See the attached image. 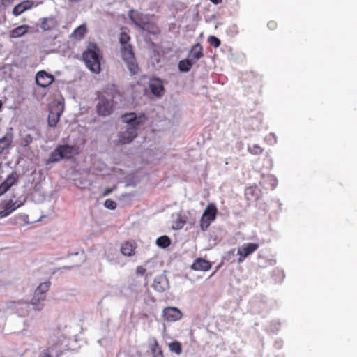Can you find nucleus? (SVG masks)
I'll list each match as a JSON object with an SVG mask.
<instances>
[{
	"instance_id": "f257e3e1",
	"label": "nucleus",
	"mask_w": 357,
	"mask_h": 357,
	"mask_svg": "<svg viewBox=\"0 0 357 357\" xmlns=\"http://www.w3.org/2000/svg\"><path fill=\"white\" fill-rule=\"evenodd\" d=\"M144 115L137 116L135 113H128L122 116L126 126L118 132V143L129 144L137 137V130L142 123Z\"/></svg>"
},
{
	"instance_id": "f03ea898",
	"label": "nucleus",
	"mask_w": 357,
	"mask_h": 357,
	"mask_svg": "<svg viewBox=\"0 0 357 357\" xmlns=\"http://www.w3.org/2000/svg\"><path fill=\"white\" fill-rule=\"evenodd\" d=\"M130 39L129 36L126 33H121L120 36L121 43V50L122 58L126 64V67L128 69L131 75H136L139 71V67L136 62V59L132 52V47L128 44Z\"/></svg>"
},
{
	"instance_id": "7ed1b4c3",
	"label": "nucleus",
	"mask_w": 357,
	"mask_h": 357,
	"mask_svg": "<svg viewBox=\"0 0 357 357\" xmlns=\"http://www.w3.org/2000/svg\"><path fill=\"white\" fill-rule=\"evenodd\" d=\"M100 50L96 43H89L87 50L83 53V59L87 68L94 73H99L101 70V56Z\"/></svg>"
},
{
	"instance_id": "20e7f679",
	"label": "nucleus",
	"mask_w": 357,
	"mask_h": 357,
	"mask_svg": "<svg viewBox=\"0 0 357 357\" xmlns=\"http://www.w3.org/2000/svg\"><path fill=\"white\" fill-rule=\"evenodd\" d=\"M130 19L138 28L142 31H146L155 33V25L150 22V17L148 15L131 11Z\"/></svg>"
},
{
	"instance_id": "39448f33",
	"label": "nucleus",
	"mask_w": 357,
	"mask_h": 357,
	"mask_svg": "<svg viewBox=\"0 0 357 357\" xmlns=\"http://www.w3.org/2000/svg\"><path fill=\"white\" fill-rule=\"evenodd\" d=\"M50 287L49 282L41 283L36 289L34 296L31 300V304L35 310H41L43 307V301L45 299V292Z\"/></svg>"
},
{
	"instance_id": "423d86ee",
	"label": "nucleus",
	"mask_w": 357,
	"mask_h": 357,
	"mask_svg": "<svg viewBox=\"0 0 357 357\" xmlns=\"http://www.w3.org/2000/svg\"><path fill=\"white\" fill-rule=\"evenodd\" d=\"M10 312L15 313L20 317H25L29 314V304L23 301H10L3 306Z\"/></svg>"
},
{
	"instance_id": "0eeeda50",
	"label": "nucleus",
	"mask_w": 357,
	"mask_h": 357,
	"mask_svg": "<svg viewBox=\"0 0 357 357\" xmlns=\"http://www.w3.org/2000/svg\"><path fill=\"white\" fill-rule=\"evenodd\" d=\"M217 212L218 210L215 204H209L206 206L200 220V228L202 231H206L211 223L215 220Z\"/></svg>"
},
{
	"instance_id": "6e6552de",
	"label": "nucleus",
	"mask_w": 357,
	"mask_h": 357,
	"mask_svg": "<svg viewBox=\"0 0 357 357\" xmlns=\"http://www.w3.org/2000/svg\"><path fill=\"white\" fill-rule=\"evenodd\" d=\"M97 112L99 115L107 116L114 110V101L112 98L102 96L96 105Z\"/></svg>"
},
{
	"instance_id": "1a4fd4ad",
	"label": "nucleus",
	"mask_w": 357,
	"mask_h": 357,
	"mask_svg": "<svg viewBox=\"0 0 357 357\" xmlns=\"http://www.w3.org/2000/svg\"><path fill=\"white\" fill-rule=\"evenodd\" d=\"M20 144L22 146L26 147L33 142V140L39 137V132L36 128H28L22 130L20 132Z\"/></svg>"
},
{
	"instance_id": "9d476101",
	"label": "nucleus",
	"mask_w": 357,
	"mask_h": 357,
	"mask_svg": "<svg viewBox=\"0 0 357 357\" xmlns=\"http://www.w3.org/2000/svg\"><path fill=\"white\" fill-rule=\"evenodd\" d=\"M259 245L257 243H243L238 248L237 250V253L239 255V257L237 260L238 263H242L247 257L255 252L259 248Z\"/></svg>"
},
{
	"instance_id": "9b49d317",
	"label": "nucleus",
	"mask_w": 357,
	"mask_h": 357,
	"mask_svg": "<svg viewBox=\"0 0 357 357\" xmlns=\"http://www.w3.org/2000/svg\"><path fill=\"white\" fill-rule=\"evenodd\" d=\"M162 315L167 322H175L182 318L183 313L176 307H166L163 309Z\"/></svg>"
},
{
	"instance_id": "f8f14e48",
	"label": "nucleus",
	"mask_w": 357,
	"mask_h": 357,
	"mask_svg": "<svg viewBox=\"0 0 357 357\" xmlns=\"http://www.w3.org/2000/svg\"><path fill=\"white\" fill-rule=\"evenodd\" d=\"M24 204V202L20 199L13 201L12 199L7 202L1 211H0V219L8 216L17 208Z\"/></svg>"
},
{
	"instance_id": "ddd939ff",
	"label": "nucleus",
	"mask_w": 357,
	"mask_h": 357,
	"mask_svg": "<svg viewBox=\"0 0 357 357\" xmlns=\"http://www.w3.org/2000/svg\"><path fill=\"white\" fill-rule=\"evenodd\" d=\"M13 140V128H9L3 137L0 138V155L11 149Z\"/></svg>"
},
{
	"instance_id": "4468645a",
	"label": "nucleus",
	"mask_w": 357,
	"mask_h": 357,
	"mask_svg": "<svg viewBox=\"0 0 357 357\" xmlns=\"http://www.w3.org/2000/svg\"><path fill=\"white\" fill-rule=\"evenodd\" d=\"M54 80V76L41 70L37 73L36 75V84L42 88H46L50 86Z\"/></svg>"
},
{
	"instance_id": "2eb2a0df",
	"label": "nucleus",
	"mask_w": 357,
	"mask_h": 357,
	"mask_svg": "<svg viewBox=\"0 0 357 357\" xmlns=\"http://www.w3.org/2000/svg\"><path fill=\"white\" fill-rule=\"evenodd\" d=\"M153 287L158 292H164L169 287V281L165 274L157 275L153 280Z\"/></svg>"
},
{
	"instance_id": "dca6fc26",
	"label": "nucleus",
	"mask_w": 357,
	"mask_h": 357,
	"mask_svg": "<svg viewBox=\"0 0 357 357\" xmlns=\"http://www.w3.org/2000/svg\"><path fill=\"white\" fill-rule=\"evenodd\" d=\"M19 176L15 172L9 174L6 180L0 185V196L6 192L13 185H15Z\"/></svg>"
},
{
	"instance_id": "f3484780",
	"label": "nucleus",
	"mask_w": 357,
	"mask_h": 357,
	"mask_svg": "<svg viewBox=\"0 0 357 357\" xmlns=\"http://www.w3.org/2000/svg\"><path fill=\"white\" fill-rule=\"evenodd\" d=\"M149 89L151 93L158 97H161L164 93L163 83L161 79L153 77L149 81Z\"/></svg>"
},
{
	"instance_id": "a211bd4d",
	"label": "nucleus",
	"mask_w": 357,
	"mask_h": 357,
	"mask_svg": "<svg viewBox=\"0 0 357 357\" xmlns=\"http://www.w3.org/2000/svg\"><path fill=\"white\" fill-rule=\"evenodd\" d=\"M35 6L34 1L32 0H26L17 4L13 9V15L19 16L25 11L30 10Z\"/></svg>"
},
{
	"instance_id": "6ab92c4d",
	"label": "nucleus",
	"mask_w": 357,
	"mask_h": 357,
	"mask_svg": "<svg viewBox=\"0 0 357 357\" xmlns=\"http://www.w3.org/2000/svg\"><path fill=\"white\" fill-rule=\"evenodd\" d=\"M203 56L202 47L199 43H197L192 47L187 57L188 58V60H190L192 63L195 64Z\"/></svg>"
},
{
	"instance_id": "aec40b11",
	"label": "nucleus",
	"mask_w": 357,
	"mask_h": 357,
	"mask_svg": "<svg viewBox=\"0 0 357 357\" xmlns=\"http://www.w3.org/2000/svg\"><path fill=\"white\" fill-rule=\"evenodd\" d=\"M211 267V263L204 259L198 258L192 265V269L195 271H208Z\"/></svg>"
},
{
	"instance_id": "412c9836",
	"label": "nucleus",
	"mask_w": 357,
	"mask_h": 357,
	"mask_svg": "<svg viewBox=\"0 0 357 357\" xmlns=\"http://www.w3.org/2000/svg\"><path fill=\"white\" fill-rule=\"evenodd\" d=\"M59 149L62 153L63 158H70L76 153L75 147L68 144L60 145Z\"/></svg>"
},
{
	"instance_id": "4be33fe9",
	"label": "nucleus",
	"mask_w": 357,
	"mask_h": 357,
	"mask_svg": "<svg viewBox=\"0 0 357 357\" xmlns=\"http://www.w3.org/2000/svg\"><path fill=\"white\" fill-rule=\"evenodd\" d=\"M135 245L134 243L126 242L121 245V252L124 256L130 257L134 254Z\"/></svg>"
},
{
	"instance_id": "5701e85b",
	"label": "nucleus",
	"mask_w": 357,
	"mask_h": 357,
	"mask_svg": "<svg viewBox=\"0 0 357 357\" xmlns=\"http://www.w3.org/2000/svg\"><path fill=\"white\" fill-rule=\"evenodd\" d=\"M29 26L27 25H21L10 31L11 38H18L24 36L29 30Z\"/></svg>"
},
{
	"instance_id": "b1692460",
	"label": "nucleus",
	"mask_w": 357,
	"mask_h": 357,
	"mask_svg": "<svg viewBox=\"0 0 357 357\" xmlns=\"http://www.w3.org/2000/svg\"><path fill=\"white\" fill-rule=\"evenodd\" d=\"M194 63H192L190 60H188V58L187 57L178 62V68L181 72L187 73L190 71Z\"/></svg>"
},
{
	"instance_id": "393cba45",
	"label": "nucleus",
	"mask_w": 357,
	"mask_h": 357,
	"mask_svg": "<svg viewBox=\"0 0 357 357\" xmlns=\"http://www.w3.org/2000/svg\"><path fill=\"white\" fill-rule=\"evenodd\" d=\"M61 112L51 110L48 116V125L50 127H54L59 121Z\"/></svg>"
},
{
	"instance_id": "a878e982",
	"label": "nucleus",
	"mask_w": 357,
	"mask_h": 357,
	"mask_svg": "<svg viewBox=\"0 0 357 357\" xmlns=\"http://www.w3.org/2000/svg\"><path fill=\"white\" fill-rule=\"evenodd\" d=\"M86 33V26L84 24H83L73 31V32L71 33V37L76 39H80L85 35Z\"/></svg>"
},
{
	"instance_id": "bb28decb",
	"label": "nucleus",
	"mask_w": 357,
	"mask_h": 357,
	"mask_svg": "<svg viewBox=\"0 0 357 357\" xmlns=\"http://www.w3.org/2000/svg\"><path fill=\"white\" fill-rule=\"evenodd\" d=\"M55 26V20L53 17L43 18L40 28L44 31L52 29Z\"/></svg>"
},
{
	"instance_id": "cd10ccee",
	"label": "nucleus",
	"mask_w": 357,
	"mask_h": 357,
	"mask_svg": "<svg viewBox=\"0 0 357 357\" xmlns=\"http://www.w3.org/2000/svg\"><path fill=\"white\" fill-rule=\"evenodd\" d=\"M156 244L160 248H165L170 245V239L167 236H162L157 238Z\"/></svg>"
},
{
	"instance_id": "c85d7f7f",
	"label": "nucleus",
	"mask_w": 357,
	"mask_h": 357,
	"mask_svg": "<svg viewBox=\"0 0 357 357\" xmlns=\"http://www.w3.org/2000/svg\"><path fill=\"white\" fill-rule=\"evenodd\" d=\"M63 159L62 153H61L59 146L51 153L49 161L51 162H58L60 160Z\"/></svg>"
},
{
	"instance_id": "c756f323",
	"label": "nucleus",
	"mask_w": 357,
	"mask_h": 357,
	"mask_svg": "<svg viewBox=\"0 0 357 357\" xmlns=\"http://www.w3.org/2000/svg\"><path fill=\"white\" fill-rule=\"evenodd\" d=\"M169 348L172 352L176 354H180L182 352L181 344L177 341L169 343Z\"/></svg>"
},
{
	"instance_id": "7c9ffc66",
	"label": "nucleus",
	"mask_w": 357,
	"mask_h": 357,
	"mask_svg": "<svg viewBox=\"0 0 357 357\" xmlns=\"http://www.w3.org/2000/svg\"><path fill=\"white\" fill-rule=\"evenodd\" d=\"M248 151L252 155H259L263 152V149L258 144H254L248 147Z\"/></svg>"
},
{
	"instance_id": "2f4dec72",
	"label": "nucleus",
	"mask_w": 357,
	"mask_h": 357,
	"mask_svg": "<svg viewBox=\"0 0 357 357\" xmlns=\"http://www.w3.org/2000/svg\"><path fill=\"white\" fill-rule=\"evenodd\" d=\"M149 348L153 353H155L158 351V349H160L158 347V343L157 340L155 337H151L149 339Z\"/></svg>"
},
{
	"instance_id": "473e14b6",
	"label": "nucleus",
	"mask_w": 357,
	"mask_h": 357,
	"mask_svg": "<svg viewBox=\"0 0 357 357\" xmlns=\"http://www.w3.org/2000/svg\"><path fill=\"white\" fill-rule=\"evenodd\" d=\"M266 181H268L271 190H274L276 188L278 180L274 176L268 175L266 178Z\"/></svg>"
},
{
	"instance_id": "72a5a7b5",
	"label": "nucleus",
	"mask_w": 357,
	"mask_h": 357,
	"mask_svg": "<svg viewBox=\"0 0 357 357\" xmlns=\"http://www.w3.org/2000/svg\"><path fill=\"white\" fill-rule=\"evenodd\" d=\"M266 142L270 145H274L277 143V137L275 133H270L265 138Z\"/></svg>"
},
{
	"instance_id": "f704fd0d",
	"label": "nucleus",
	"mask_w": 357,
	"mask_h": 357,
	"mask_svg": "<svg viewBox=\"0 0 357 357\" xmlns=\"http://www.w3.org/2000/svg\"><path fill=\"white\" fill-rule=\"evenodd\" d=\"M208 43L210 45L214 47H218L220 45V40L214 36H210L208 37Z\"/></svg>"
},
{
	"instance_id": "c9c22d12",
	"label": "nucleus",
	"mask_w": 357,
	"mask_h": 357,
	"mask_svg": "<svg viewBox=\"0 0 357 357\" xmlns=\"http://www.w3.org/2000/svg\"><path fill=\"white\" fill-rule=\"evenodd\" d=\"M104 206L105 208H107L108 209L114 210L116 207V204L114 201L108 199L105 200V202L104 203Z\"/></svg>"
},
{
	"instance_id": "e433bc0d",
	"label": "nucleus",
	"mask_w": 357,
	"mask_h": 357,
	"mask_svg": "<svg viewBox=\"0 0 357 357\" xmlns=\"http://www.w3.org/2000/svg\"><path fill=\"white\" fill-rule=\"evenodd\" d=\"M146 268L142 266H137V270H136V273L137 275H143L144 274H146V277H148L149 275H151V273H146Z\"/></svg>"
},
{
	"instance_id": "4c0bfd02",
	"label": "nucleus",
	"mask_w": 357,
	"mask_h": 357,
	"mask_svg": "<svg viewBox=\"0 0 357 357\" xmlns=\"http://www.w3.org/2000/svg\"><path fill=\"white\" fill-rule=\"evenodd\" d=\"M280 325V324L278 322L272 324L271 326V330L274 333L278 332L279 331Z\"/></svg>"
},
{
	"instance_id": "58836bf2",
	"label": "nucleus",
	"mask_w": 357,
	"mask_h": 357,
	"mask_svg": "<svg viewBox=\"0 0 357 357\" xmlns=\"http://www.w3.org/2000/svg\"><path fill=\"white\" fill-rule=\"evenodd\" d=\"M39 357H52V354H50L49 350H46L41 353L40 356Z\"/></svg>"
},
{
	"instance_id": "ea45409f",
	"label": "nucleus",
	"mask_w": 357,
	"mask_h": 357,
	"mask_svg": "<svg viewBox=\"0 0 357 357\" xmlns=\"http://www.w3.org/2000/svg\"><path fill=\"white\" fill-rule=\"evenodd\" d=\"M153 357H163L161 349H158L155 353H153Z\"/></svg>"
},
{
	"instance_id": "a19ab883",
	"label": "nucleus",
	"mask_w": 357,
	"mask_h": 357,
	"mask_svg": "<svg viewBox=\"0 0 357 357\" xmlns=\"http://www.w3.org/2000/svg\"><path fill=\"white\" fill-rule=\"evenodd\" d=\"M13 1V0H1V3L4 6H7L10 5Z\"/></svg>"
},
{
	"instance_id": "79ce46f5",
	"label": "nucleus",
	"mask_w": 357,
	"mask_h": 357,
	"mask_svg": "<svg viewBox=\"0 0 357 357\" xmlns=\"http://www.w3.org/2000/svg\"><path fill=\"white\" fill-rule=\"evenodd\" d=\"M268 26L270 29H274L275 27V23L274 22H270L268 23Z\"/></svg>"
},
{
	"instance_id": "37998d69",
	"label": "nucleus",
	"mask_w": 357,
	"mask_h": 357,
	"mask_svg": "<svg viewBox=\"0 0 357 357\" xmlns=\"http://www.w3.org/2000/svg\"><path fill=\"white\" fill-rule=\"evenodd\" d=\"M112 190L110 189V188H107L105 190V192H103V195L104 196H107L109 195L111 192H112Z\"/></svg>"
},
{
	"instance_id": "c03bdc74",
	"label": "nucleus",
	"mask_w": 357,
	"mask_h": 357,
	"mask_svg": "<svg viewBox=\"0 0 357 357\" xmlns=\"http://www.w3.org/2000/svg\"><path fill=\"white\" fill-rule=\"evenodd\" d=\"M268 264L270 266H273L275 264V260L271 259L268 260Z\"/></svg>"
},
{
	"instance_id": "a18cd8bd",
	"label": "nucleus",
	"mask_w": 357,
	"mask_h": 357,
	"mask_svg": "<svg viewBox=\"0 0 357 357\" xmlns=\"http://www.w3.org/2000/svg\"><path fill=\"white\" fill-rule=\"evenodd\" d=\"M211 2H213L214 4H218L221 2L222 0H210Z\"/></svg>"
}]
</instances>
